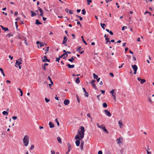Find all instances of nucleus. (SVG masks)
Masks as SVG:
<instances>
[{
    "label": "nucleus",
    "mask_w": 154,
    "mask_h": 154,
    "mask_svg": "<svg viewBox=\"0 0 154 154\" xmlns=\"http://www.w3.org/2000/svg\"><path fill=\"white\" fill-rule=\"evenodd\" d=\"M35 21H36L35 24L37 25H38L42 24V23L41 22H39V21L38 19H36L35 20Z\"/></svg>",
    "instance_id": "18"
},
{
    "label": "nucleus",
    "mask_w": 154,
    "mask_h": 154,
    "mask_svg": "<svg viewBox=\"0 0 154 154\" xmlns=\"http://www.w3.org/2000/svg\"><path fill=\"white\" fill-rule=\"evenodd\" d=\"M98 154H102L103 152L101 151H99L98 153Z\"/></svg>",
    "instance_id": "57"
},
{
    "label": "nucleus",
    "mask_w": 154,
    "mask_h": 154,
    "mask_svg": "<svg viewBox=\"0 0 154 154\" xmlns=\"http://www.w3.org/2000/svg\"><path fill=\"white\" fill-rule=\"evenodd\" d=\"M1 26L2 28V29L4 30L5 31H8L9 29L8 28H5L3 26L1 25Z\"/></svg>",
    "instance_id": "15"
},
{
    "label": "nucleus",
    "mask_w": 154,
    "mask_h": 154,
    "mask_svg": "<svg viewBox=\"0 0 154 154\" xmlns=\"http://www.w3.org/2000/svg\"><path fill=\"white\" fill-rule=\"evenodd\" d=\"M18 90L19 91H20V92L21 93V94H20V96H23V91H22L21 90V89L20 88H18Z\"/></svg>",
    "instance_id": "36"
},
{
    "label": "nucleus",
    "mask_w": 154,
    "mask_h": 154,
    "mask_svg": "<svg viewBox=\"0 0 154 154\" xmlns=\"http://www.w3.org/2000/svg\"><path fill=\"white\" fill-rule=\"evenodd\" d=\"M122 137H120L119 138H118L117 139V142L118 144H119L121 143V140L122 141Z\"/></svg>",
    "instance_id": "7"
},
{
    "label": "nucleus",
    "mask_w": 154,
    "mask_h": 154,
    "mask_svg": "<svg viewBox=\"0 0 154 154\" xmlns=\"http://www.w3.org/2000/svg\"><path fill=\"white\" fill-rule=\"evenodd\" d=\"M107 105L106 103H103V107L106 108L107 107Z\"/></svg>",
    "instance_id": "34"
},
{
    "label": "nucleus",
    "mask_w": 154,
    "mask_h": 154,
    "mask_svg": "<svg viewBox=\"0 0 154 154\" xmlns=\"http://www.w3.org/2000/svg\"><path fill=\"white\" fill-rule=\"evenodd\" d=\"M81 131H78L79 134L80 135V137L78 135H76L75 137V139L76 140H80L82 139L84 137V132H85V128L83 126H81L80 127Z\"/></svg>",
    "instance_id": "1"
},
{
    "label": "nucleus",
    "mask_w": 154,
    "mask_h": 154,
    "mask_svg": "<svg viewBox=\"0 0 154 154\" xmlns=\"http://www.w3.org/2000/svg\"><path fill=\"white\" fill-rule=\"evenodd\" d=\"M38 10L40 12L41 14H40V15L42 17H43V11L42 9L40 8V7H38Z\"/></svg>",
    "instance_id": "9"
},
{
    "label": "nucleus",
    "mask_w": 154,
    "mask_h": 154,
    "mask_svg": "<svg viewBox=\"0 0 154 154\" xmlns=\"http://www.w3.org/2000/svg\"><path fill=\"white\" fill-rule=\"evenodd\" d=\"M74 60V58H73V56L72 57L71 59H68V60L71 62H73V60Z\"/></svg>",
    "instance_id": "30"
},
{
    "label": "nucleus",
    "mask_w": 154,
    "mask_h": 154,
    "mask_svg": "<svg viewBox=\"0 0 154 154\" xmlns=\"http://www.w3.org/2000/svg\"><path fill=\"white\" fill-rule=\"evenodd\" d=\"M118 123L120 128H122L123 127V125L122 124L121 121L120 120L118 122Z\"/></svg>",
    "instance_id": "14"
},
{
    "label": "nucleus",
    "mask_w": 154,
    "mask_h": 154,
    "mask_svg": "<svg viewBox=\"0 0 154 154\" xmlns=\"http://www.w3.org/2000/svg\"><path fill=\"white\" fill-rule=\"evenodd\" d=\"M148 100L151 103H153V101H152L150 97L149 98Z\"/></svg>",
    "instance_id": "47"
},
{
    "label": "nucleus",
    "mask_w": 154,
    "mask_h": 154,
    "mask_svg": "<svg viewBox=\"0 0 154 154\" xmlns=\"http://www.w3.org/2000/svg\"><path fill=\"white\" fill-rule=\"evenodd\" d=\"M63 52L64 53H67V54H70L71 53V52L70 51H66L65 50H64L63 51Z\"/></svg>",
    "instance_id": "37"
},
{
    "label": "nucleus",
    "mask_w": 154,
    "mask_h": 154,
    "mask_svg": "<svg viewBox=\"0 0 154 154\" xmlns=\"http://www.w3.org/2000/svg\"><path fill=\"white\" fill-rule=\"evenodd\" d=\"M75 82L77 84H79L80 83V81L79 80V77H78L76 79Z\"/></svg>",
    "instance_id": "23"
},
{
    "label": "nucleus",
    "mask_w": 154,
    "mask_h": 154,
    "mask_svg": "<svg viewBox=\"0 0 154 154\" xmlns=\"http://www.w3.org/2000/svg\"><path fill=\"white\" fill-rule=\"evenodd\" d=\"M142 79L140 78V77H137V80L138 81H141V80Z\"/></svg>",
    "instance_id": "61"
},
{
    "label": "nucleus",
    "mask_w": 154,
    "mask_h": 154,
    "mask_svg": "<svg viewBox=\"0 0 154 154\" xmlns=\"http://www.w3.org/2000/svg\"><path fill=\"white\" fill-rule=\"evenodd\" d=\"M9 57L10 58L11 60H12L13 59V57L11 56V55L9 56Z\"/></svg>",
    "instance_id": "59"
},
{
    "label": "nucleus",
    "mask_w": 154,
    "mask_h": 154,
    "mask_svg": "<svg viewBox=\"0 0 154 154\" xmlns=\"http://www.w3.org/2000/svg\"><path fill=\"white\" fill-rule=\"evenodd\" d=\"M49 125L50 126V127L51 128H52L54 127V124L51 122H50L49 123Z\"/></svg>",
    "instance_id": "17"
},
{
    "label": "nucleus",
    "mask_w": 154,
    "mask_h": 154,
    "mask_svg": "<svg viewBox=\"0 0 154 154\" xmlns=\"http://www.w3.org/2000/svg\"><path fill=\"white\" fill-rule=\"evenodd\" d=\"M44 59H43L42 60V61L44 62H45L46 61L47 62H49L50 60L48 59L47 58V57L46 56H45L44 57Z\"/></svg>",
    "instance_id": "13"
},
{
    "label": "nucleus",
    "mask_w": 154,
    "mask_h": 154,
    "mask_svg": "<svg viewBox=\"0 0 154 154\" xmlns=\"http://www.w3.org/2000/svg\"><path fill=\"white\" fill-rule=\"evenodd\" d=\"M51 154H55V152L53 150H51Z\"/></svg>",
    "instance_id": "60"
},
{
    "label": "nucleus",
    "mask_w": 154,
    "mask_h": 154,
    "mask_svg": "<svg viewBox=\"0 0 154 154\" xmlns=\"http://www.w3.org/2000/svg\"><path fill=\"white\" fill-rule=\"evenodd\" d=\"M60 60V58L57 57V58H56V61L59 62Z\"/></svg>",
    "instance_id": "53"
},
{
    "label": "nucleus",
    "mask_w": 154,
    "mask_h": 154,
    "mask_svg": "<svg viewBox=\"0 0 154 154\" xmlns=\"http://www.w3.org/2000/svg\"><path fill=\"white\" fill-rule=\"evenodd\" d=\"M103 130L104 132L106 133L107 134H108L109 133L107 130L106 128L105 127L103 128Z\"/></svg>",
    "instance_id": "33"
},
{
    "label": "nucleus",
    "mask_w": 154,
    "mask_h": 154,
    "mask_svg": "<svg viewBox=\"0 0 154 154\" xmlns=\"http://www.w3.org/2000/svg\"><path fill=\"white\" fill-rule=\"evenodd\" d=\"M114 91H115V90L113 89V90H112L110 92L111 94H112L115 93Z\"/></svg>",
    "instance_id": "44"
},
{
    "label": "nucleus",
    "mask_w": 154,
    "mask_h": 154,
    "mask_svg": "<svg viewBox=\"0 0 154 154\" xmlns=\"http://www.w3.org/2000/svg\"><path fill=\"white\" fill-rule=\"evenodd\" d=\"M75 20L76 21H77V24H78V25H80V26H82V25L80 23L79 21H78V20Z\"/></svg>",
    "instance_id": "39"
},
{
    "label": "nucleus",
    "mask_w": 154,
    "mask_h": 154,
    "mask_svg": "<svg viewBox=\"0 0 154 154\" xmlns=\"http://www.w3.org/2000/svg\"><path fill=\"white\" fill-rule=\"evenodd\" d=\"M85 95L86 97H88V92H85Z\"/></svg>",
    "instance_id": "48"
},
{
    "label": "nucleus",
    "mask_w": 154,
    "mask_h": 154,
    "mask_svg": "<svg viewBox=\"0 0 154 154\" xmlns=\"http://www.w3.org/2000/svg\"><path fill=\"white\" fill-rule=\"evenodd\" d=\"M146 82V80L145 79H142L141 80L140 83L143 84Z\"/></svg>",
    "instance_id": "35"
},
{
    "label": "nucleus",
    "mask_w": 154,
    "mask_h": 154,
    "mask_svg": "<svg viewBox=\"0 0 154 154\" xmlns=\"http://www.w3.org/2000/svg\"><path fill=\"white\" fill-rule=\"evenodd\" d=\"M112 97L114 98V100L115 101L116 100V93H115L114 94H112Z\"/></svg>",
    "instance_id": "22"
},
{
    "label": "nucleus",
    "mask_w": 154,
    "mask_h": 154,
    "mask_svg": "<svg viewBox=\"0 0 154 154\" xmlns=\"http://www.w3.org/2000/svg\"><path fill=\"white\" fill-rule=\"evenodd\" d=\"M48 79L50 80V81L51 84L52 85H53V82L52 81L51 78L49 76H48Z\"/></svg>",
    "instance_id": "32"
},
{
    "label": "nucleus",
    "mask_w": 154,
    "mask_h": 154,
    "mask_svg": "<svg viewBox=\"0 0 154 154\" xmlns=\"http://www.w3.org/2000/svg\"><path fill=\"white\" fill-rule=\"evenodd\" d=\"M22 61V59L21 58H20V59H18L17 60H16V65L15 66H16L17 65L19 66L22 63L21 61Z\"/></svg>",
    "instance_id": "4"
},
{
    "label": "nucleus",
    "mask_w": 154,
    "mask_h": 154,
    "mask_svg": "<svg viewBox=\"0 0 154 154\" xmlns=\"http://www.w3.org/2000/svg\"><path fill=\"white\" fill-rule=\"evenodd\" d=\"M34 145H32L31 146V147L30 148V150H32V149H34Z\"/></svg>",
    "instance_id": "51"
},
{
    "label": "nucleus",
    "mask_w": 154,
    "mask_h": 154,
    "mask_svg": "<svg viewBox=\"0 0 154 154\" xmlns=\"http://www.w3.org/2000/svg\"><path fill=\"white\" fill-rule=\"evenodd\" d=\"M92 85L93 87L96 90L97 89V87L95 84H93Z\"/></svg>",
    "instance_id": "38"
},
{
    "label": "nucleus",
    "mask_w": 154,
    "mask_h": 154,
    "mask_svg": "<svg viewBox=\"0 0 154 154\" xmlns=\"http://www.w3.org/2000/svg\"><path fill=\"white\" fill-rule=\"evenodd\" d=\"M83 143H82L81 144V149H82L83 148Z\"/></svg>",
    "instance_id": "49"
},
{
    "label": "nucleus",
    "mask_w": 154,
    "mask_h": 154,
    "mask_svg": "<svg viewBox=\"0 0 154 154\" xmlns=\"http://www.w3.org/2000/svg\"><path fill=\"white\" fill-rule=\"evenodd\" d=\"M55 121H56V122L57 123V125L58 126H59V122H58V120H57V119H56L55 120Z\"/></svg>",
    "instance_id": "41"
},
{
    "label": "nucleus",
    "mask_w": 154,
    "mask_h": 154,
    "mask_svg": "<svg viewBox=\"0 0 154 154\" xmlns=\"http://www.w3.org/2000/svg\"><path fill=\"white\" fill-rule=\"evenodd\" d=\"M132 67L133 70H134V74H136L137 73V71L138 69L137 66L135 65H134L132 66Z\"/></svg>",
    "instance_id": "3"
},
{
    "label": "nucleus",
    "mask_w": 154,
    "mask_h": 154,
    "mask_svg": "<svg viewBox=\"0 0 154 154\" xmlns=\"http://www.w3.org/2000/svg\"><path fill=\"white\" fill-rule=\"evenodd\" d=\"M97 125L98 128L102 129H103L105 127V126L104 124H102L101 125H100L99 123H97Z\"/></svg>",
    "instance_id": "6"
},
{
    "label": "nucleus",
    "mask_w": 154,
    "mask_h": 154,
    "mask_svg": "<svg viewBox=\"0 0 154 154\" xmlns=\"http://www.w3.org/2000/svg\"><path fill=\"white\" fill-rule=\"evenodd\" d=\"M26 41H27V40H26V38H24V41H25V43L26 45H28V44L26 42Z\"/></svg>",
    "instance_id": "54"
},
{
    "label": "nucleus",
    "mask_w": 154,
    "mask_h": 154,
    "mask_svg": "<svg viewBox=\"0 0 154 154\" xmlns=\"http://www.w3.org/2000/svg\"><path fill=\"white\" fill-rule=\"evenodd\" d=\"M75 143L76 146H79L80 144V140H77L75 141Z\"/></svg>",
    "instance_id": "16"
},
{
    "label": "nucleus",
    "mask_w": 154,
    "mask_h": 154,
    "mask_svg": "<svg viewBox=\"0 0 154 154\" xmlns=\"http://www.w3.org/2000/svg\"><path fill=\"white\" fill-rule=\"evenodd\" d=\"M0 71L1 72V73L3 74V76L5 77V74L4 73V71L1 68H0Z\"/></svg>",
    "instance_id": "24"
},
{
    "label": "nucleus",
    "mask_w": 154,
    "mask_h": 154,
    "mask_svg": "<svg viewBox=\"0 0 154 154\" xmlns=\"http://www.w3.org/2000/svg\"><path fill=\"white\" fill-rule=\"evenodd\" d=\"M147 153V154H152L151 152H150L148 151L147 150H146Z\"/></svg>",
    "instance_id": "64"
},
{
    "label": "nucleus",
    "mask_w": 154,
    "mask_h": 154,
    "mask_svg": "<svg viewBox=\"0 0 154 154\" xmlns=\"http://www.w3.org/2000/svg\"><path fill=\"white\" fill-rule=\"evenodd\" d=\"M93 77H94V79H97L98 77V76L97 75H96V74L94 73L93 74Z\"/></svg>",
    "instance_id": "29"
},
{
    "label": "nucleus",
    "mask_w": 154,
    "mask_h": 154,
    "mask_svg": "<svg viewBox=\"0 0 154 154\" xmlns=\"http://www.w3.org/2000/svg\"><path fill=\"white\" fill-rule=\"evenodd\" d=\"M7 36L9 38H10L11 36H13V35L12 33H10L7 35Z\"/></svg>",
    "instance_id": "28"
},
{
    "label": "nucleus",
    "mask_w": 154,
    "mask_h": 154,
    "mask_svg": "<svg viewBox=\"0 0 154 154\" xmlns=\"http://www.w3.org/2000/svg\"><path fill=\"white\" fill-rule=\"evenodd\" d=\"M67 146L68 151H69V152H70V150H71L72 149L71 146L69 143H68Z\"/></svg>",
    "instance_id": "11"
},
{
    "label": "nucleus",
    "mask_w": 154,
    "mask_h": 154,
    "mask_svg": "<svg viewBox=\"0 0 154 154\" xmlns=\"http://www.w3.org/2000/svg\"><path fill=\"white\" fill-rule=\"evenodd\" d=\"M95 82V80H93L91 81V84L92 85L93 84H94Z\"/></svg>",
    "instance_id": "55"
},
{
    "label": "nucleus",
    "mask_w": 154,
    "mask_h": 154,
    "mask_svg": "<svg viewBox=\"0 0 154 154\" xmlns=\"http://www.w3.org/2000/svg\"><path fill=\"white\" fill-rule=\"evenodd\" d=\"M125 28H127V27L126 26H123L122 28V30H124L125 29Z\"/></svg>",
    "instance_id": "58"
},
{
    "label": "nucleus",
    "mask_w": 154,
    "mask_h": 154,
    "mask_svg": "<svg viewBox=\"0 0 154 154\" xmlns=\"http://www.w3.org/2000/svg\"><path fill=\"white\" fill-rule=\"evenodd\" d=\"M76 16L77 17H78L79 18V20H82V18L81 16H78V15H76Z\"/></svg>",
    "instance_id": "46"
},
{
    "label": "nucleus",
    "mask_w": 154,
    "mask_h": 154,
    "mask_svg": "<svg viewBox=\"0 0 154 154\" xmlns=\"http://www.w3.org/2000/svg\"><path fill=\"white\" fill-rule=\"evenodd\" d=\"M81 37L82 38V41H83V42L85 44V45H87V43L84 40V38H83V36H81Z\"/></svg>",
    "instance_id": "27"
},
{
    "label": "nucleus",
    "mask_w": 154,
    "mask_h": 154,
    "mask_svg": "<svg viewBox=\"0 0 154 154\" xmlns=\"http://www.w3.org/2000/svg\"><path fill=\"white\" fill-rule=\"evenodd\" d=\"M67 66L69 68H73L75 67L74 65H71L70 64H68L67 65Z\"/></svg>",
    "instance_id": "19"
},
{
    "label": "nucleus",
    "mask_w": 154,
    "mask_h": 154,
    "mask_svg": "<svg viewBox=\"0 0 154 154\" xmlns=\"http://www.w3.org/2000/svg\"><path fill=\"white\" fill-rule=\"evenodd\" d=\"M30 12L32 13V14L31 16L32 17L35 16L37 14H36L35 12H34L32 11H31Z\"/></svg>",
    "instance_id": "21"
},
{
    "label": "nucleus",
    "mask_w": 154,
    "mask_h": 154,
    "mask_svg": "<svg viewBox=\"0 0 154 154\" xmlns=\"http://www.w3.org/2000/svg\"><path fill=\"white\" fill-rule=\"evenodd\" d=\"M57 140L59 143H62L60 137H57Z\"/></svg>",
    "instance_id": "25"
},
{
    "label": "nucleus",
    "mask_w": 154,
    "mask_h": 154,
    "mask_svg": "<svg viewBox=\"0 0 154 154\" xmlns=\"http://www.w3.org/2000/svg\"><path fill=\"white\" fill-rule=\"evenodd\" d=\"M82 13L83 14L85 15V14L86 11L85 10V9H83L82 10Z\"/></svg>",
    "instance_id": "40"
},
{
    "label": "nucleus",
    "mask_w": 154,
    "mask_h": 154,
    "mask_svg": "<svg viewBox=\"0 0 154 154\" xmlns=\"http://www.w3.org/2000/svg\"><path fill=\"white\" fill-rule=\"evenodd\" d=\"M70 101L69 100H65L63 102L64 104L66 105H68Z\"/></svg>",
    "instance_id": "12"
},
{
    "label": "nucleus",
    "mask_w": 154,
    "mask_h": 154,
    "mask_svg": "<svg viewBox=\"0 0 154 154\" xmlns=\"http://www.w3.org/2000/svg\"><path fill=\"white\" fill-rule=\"evenodd\" d=\"M100 24L102 28H103V29H105V27L106 26V25L104 23H100Z\"/></svg>",
    "instance_id": "20"
},
{
    "label": "nucleus",
    "mask_w": 154,
    "mask_h": 154,
    "mask_svg": "<svg viewBox=\"0 0 154 154\" xmlns=\"http://www.w3.org/2000/svg\"><path fill=\"white\" fill-rule=\"evenodd\" d=\"M64 54H62L61 56H60L58 58H60V59L62 57H63V59H66V57H64Z\"/></svg>",
    "instance_id": "45"
},
{
    "label": "nucleus",
    "mask_w": 154,
    "mask_h": 154,
    "mask_svg": "<svg viewBox=\"0 0 154 154\" xmlns=\"http://www.w3.org/2000/svg\"><path fill=\"white\" fill-rule=\"evenodd\" d=\"M17 118L16 116H13L12 117V119L14 120H15L17 119Z\"/></svg>",
    "instance_id": "50"
},
{
    "label": "nucleus",
    "mask_w": 154,
    "mask_h": 154,
    "mask_svg": "<svg viewBox=\"0 0 154 154\" xmlns=\"http://www.w3.org/2000/svg\"><path fill=\"white\" fill-rule=\"evenodd\" d=\"M67 37L66 36H64L63 37V40L62 42V44H65L67 42Z\"/></svg>",
    "instance_id": "8"
},
{
    "label": "nucleus",
    "mask_w": 154,
    "mask_h": 154,
    "mask_svg": "<svg viewBox=\"0 0 154 154\" xmlns=\"http://www.w3.org/2000/svg\"><path fill=\"white\" fill-rule=\"evenodd\" d=\"M69 13L70 14H73V12L72 11L69 10Z\"/></svg>",
    "instance_id": "56"
},
{
    "label": "nucleus",
    "mask_w": 154,
    "mask_h": 154,
    "mask_svg": "<svg viewBox=\"0 0 154 154\" xmlns=\"http://www.w3.org/2000/svg\"><path fill=\"white\" fill-rule=\"evenodd\" d=\"M23 142L24 145L25 146H27L29 143V137L26 135L25 136L23 139Z\"/></svg>",
    "instance_id": "2"
},
{
    "label": "nucleus",
    "mask_w": 154,
    "mask_h": 154,
    "mask_svg": "<svg viewBox=\"0 0 154 154\" xmlns=\"http://www.w3.org/2000/svg\"><path fill=\"white\" fill-rule=\"evenodd\" d=\"M87 115L88 117L89 118H90L91 117V115L89 113H88Z\"/></svg>",
    "instance_id": "63"
},
{
    "label": "nucleus",
    "mask_w": 154,
    "mask_h": 154,
    "mask_svg": "<svg viewBox=\"0 0 154 154\" xmlns=\"http://www.w3.org/2000/svg\"><path fill=\"white\" fill-rule=\"evenodd\" d=\"M36 44H40V47H42V46H44V45H46V44H45V43H43L42 42H39V41H37L36 42Z\"/></svg>",
    "instance_id": "10"
},
{
    "label": "nucleus",
    "mask_w": 154,
    "mask_h": 154,
    "mask_svg": "<svg viewBox=\"0 0 154 154\" xmlns=\"http://www.w3.org/2000/svg\"><path fill=\"white\" fill-rule=\"evenodd\" d=\"M104 112L105 114L108 117H110L111 116V114L110 112L107 109L104 110Z\"/></svg>",
    "instance_id": "5"
},
{
    "label": "nucleus",
    "mask_w": 154,
    "mask_h": 154,
    "mask_svg": "<svg viewBox=\"0 0 154 154\" xmlns=\"http://www.w3.org/2000/svg\"><path fill=\"white\" fill-rule=\"evenodd\" d=\"M81 46H79L78 48L76 49V51L78 52H80L81 51Z\"/></svg>",
    "instance_id": "31"
},
{
    "label": "nucleus",
    "mask_w": 154,
    "mask_h": 154,
    "mask_svg": "<svg viewBox=\"0 0 154 154\" xmlns=\"http://www.w3.org/2000/svg\"><path fill=\"white\" fill-rule=\"evenodd\" d=\"M42 68L44 69L45 70L46 69H45V66H44V65H43L42 66Z\"/></svg>",
    "instance_id": "62"
},
{
    "label": "nucleus",
    "mask_w": 154,
    "mask_h": 154,
    "mask_svg": "<svg viewBox=\"0 0 154 154\" xmlns=\"http://www.w3.org/2000/svg\"><path fill=\"white\" fill-rule=\"evenodd\" d=\"M64 54V57H68V54H67L66 53H64V54Z\"/></svg>",
    "instance_id": "52"
},
{
    "label": "nucleus",
    "mask_w": 154,
    "mask_h": 154,
    "mask_svg": "<svg viewBox=\"0 0 154 154\" xmlns=\"http://www.w3.org/2000/svg\"><path fill=\"white\" fill-rule=\"evenodd\" d=\"M45 100L46 103H48L50 101V100L48 99L47 97L45 98Z\"/></svg>",
    "instance_id": "43"
},
{
    "label": "nucleus",
    "mask_w": 154,
    "mask_h": 154,
    "mask_svg": "<svg viewBox=\"0 0 154 154\" xmlns=\"http://www.w3.org/2000/svg\"><path fill=\"white\" fill-rule=\"evenodd\" d=\"M2 114L4 115L7 116L8 114V112L6 111H4L2 112Z\"/></svg>",
    "instance_id": "26"
},
{
    "label": "nucleus",
    "mask_w": 154,
    "mask_h": 154,
    "mask_svg": "<svg viewBox=\"0 0 154 154\" xmlns=\"http://www.w3.org/2000/svg\"><path fill=\"white\" fill-rule=\"evenodd\" d=\"M87 2H88V5H89L90 4V3L92 2V0H87Z\"/></svg>",
    "instance_id": "42"
}]
</instances>
